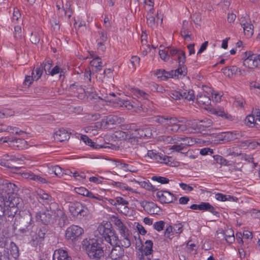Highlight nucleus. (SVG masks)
<instances>
[{"mask_svg": "<svg viewBox=\"0 0 260 260\" xmlns=\"http://www.w3.org/2000/svg\"><path fill=\"white\" fill-rule=\"evenodd\" d=\"M131 91L134 96V99L132 101L121 100L119 98L114 100L109 99L108 97L105 98V100L109 102H116L120 106H124L128 110L134 109L136 112L143 116L145 115L148 112V109L144 106L140 101L136 100V99H148L149 95L145 91L135 87H132Z\"/></svg>", "mask_w": 260, "mask_h": 260, "instance_id": "f257e3e1", "label": "nucleus"}, {"mask_svg": "<svg viewBox=\"0 0 260 260\" xmlns=\"http://www.w3.org/2000/svg\"><path fill=\"white\" fill-rule=\"evenodd\" d=\"M186 121L184 118L179 119L176 117H167V121L165 125L166 131L169 133H174L180 131L181 132L187 131L190 133H198L200 132L201 127H206L208 126L204 125H196L193 126H190L189 125L180 124L179 123H184Z\"/></svg>", "mask_w": 260, "mask_h": 260, "instance_id": "f03ea898", "label": "nucleus"}, {"mask_svg": "<svg viewBox=\"0 0 260 260\" xmlns=\"http://www.w3.org/2000/svg\"><path fill=\"white\" fill-rule=\"evenodd\" d=\"M32 215L29 211H19V216L16 217L12 225L13 229L18 230L22 234H26L31 231L35 223Z\"/></svg>", "mask_w": 260, "mask_h": 260, "instance_id": "7ed1b4c3", "label": "nucleus"}, {"mask_svg": "<svg viewBox=\"0 0 260 260\" xmlns=\"http://www.w3.org/2000/svg\"><path fill=\"white\" fill-rule=\"evenodd\" d=\"M18 208L15 206L13 203H10L9 204L6 205L4 202L3 205V215H2L0 220V224L1 229L3 230L8 229L12 226L14 222L15 219L18 216H19Z\"/></svg>", "mask_w": 260, "mask_h": 260, "instance_id": "20e7f679", "label": "nucleus"}, {"mask_svg": "<svg viewBox=\"0 0 260 260\" xmlns=\"http://www.w3.org/2000/svg\"><path fill=\"white\" fill-rule=\"evenodd\" d=\"M85 249L88 256L93 260H100L104 255L102 241L99 239H92L87 241Z\"/></svg>", "mask_w": 260, "mask_h": 260, "instance_id": "39448f33", "label": "nucleus"}, {"mask_svg": "<svg viewBox=\"0 0 260 260\" xmlns=\"http://www.w3.org/2000/svg\"><path fill=\"white\" fill-rule=\"evenodd\" d=\"M98 231L106 241L110 243L111 246L117 245L118 241V236L110 222H107L104 224H100L98 228Z\"/></svg>", "mask_w": 260, "mask_h": 260, "instance_id": "423d86ee", "label": "nucleus"}, {"mask_svg": "<svg viewBox=\"0 0 260 260\" xmlns=\"http://www.w3.org/2000/svg\"><path fill=\"white\" fill-rule=\"evenodd\" d=\"M68 207L71 214L77 218H81L88 214L87 208L80 202H71Z\"/></svg>", "mask_w": 260, "mask_h": 260, "instance_id": "0eeeda50", "label": "nucleus"}, {"mask_svg": "<svg viewBox=\"0 0 260 260\" xmlns=\"http://www.w3.org/2000/svg\"><path fill=\"white\" fill-rule=\"evenodd\" d=\"M124 126L127 130L126 137L128 142L133 145L137 144L139 139L138 126L134 123L128 124Z\"/></svg>", "mask_w": 260, "mask_h": 260, "instance_id": "6e6552de", "label": "nucleus"}, {"mask_svg": "<svg viewBox=\"0 0 260 260\" xmlns=\"http://www.w3.org/2000/svg\"><path fill=\"white\" fill-rule=\"evenodd\" d=\"M50 212L52 213L54 222L57 221L60 227L64 226L68 223V217L64 211L58 208V206L52 208Z\"/></svg>", "mask_w": 260, "mask_h": 260, "instance_id": "1a4fd4ad", "label": "nucleus"}, {"mask_svg": "<svg viewBox=\"0 0 260 260\" xmlns=\"http://www.w3.org/2000/svg\"><path fill=\"white\" fill-rule=\"evenodd\" d=\"M70 0H56V6L59 13L63 12L64 15L70 19L73 14Z\"/></svg>", "mask_w": 260, "mask_h": 260, "instance_id": "9d476101", "label": "nucleus"}, {"mask_svg": "<svg viewBox=\"0 0 260 260\" xmlns=\"http://www.w3.org/2000/svg\"><path fill=\"white\" fill-rule=\"evenodd\" d=\"M38 198L40 202L43 204L49 205V209L52 210V208H55L58 206L57 204L54 202V199L52 196L46 192L45 191L41 190L38 192Z\"/></svg>", "mask_w": 260, "mask_h": 260, "instance_id": "9b49d317", "label": "nucleus"}, {"mask_svg": "<svg viewBox=\"0 0 260 260\" xmlns=\"http://www.w3.org/2000/svg\"><path fill=\"white\" fill-rule=\"evenodd\" d=\"M246 58L243 61V65L248 68H260V54L258 55L250 54L247 56V53H245Z\"/></svg>", "mask_w": 260, "mask_h": 260, "instance_id": "f8f14e48", "label": "nucleus"}, {"mask_svg": "<svg viewBox=\"0 0 260 260\" xmlns=\"http://www.w3.org/2000/svg\"><path fill=\"white\" fill-rule=\"evenodd\" d=\"M25 142L22 139H14L9 137L0 138V143H7L9 146L13 149H22Z\"/></svg>", "mask_w": 260, "mask_h": 260, "instance_id": "ddd939ff", "label": "nucleus"}, {"mask_svg": "<svg viewBox=\"0 0 260 260\" xmlns=\"http://www.w3.org/2000/svg\"><path fill=\"white\" fill-rule=\"evenodd\" d=\"M36 220L41 222L45 225H48L54 223L52 213L50 212L49 208L46 211L39 212L36 215Z\"/></svg>", "mask_w": 260, "mask_h": 260, "instance_id": "4468645a", "label": "nucleus"}, {"mask_svg": "<svg viewBox=\"0 0 260 260\" xmlns=\"http://www.w3.org/2000/svg\"><path fill=\"white\" fill-rule=\"evenodd\" d=\"M190 208L192 210H199L203 211H208L212 213L216 217H219V213L216 210V208L208 202H201L200 204H193Z\"/></svg>", "mask_w": 260, "mask_h": 260, "instance_id": "2eb2a0df", "label": "nucleus"}, {"mask_svg": "<svg viewBox=\"0 0 260 260\" xmlns=\"http://www.w3.org/2000/svg\"><path fill=\"white\" fill-rule=\"evenodd\" d=\"M83 233V230L82 228L78 225H72L67 229L66 238L68 240L73 241L81 236Z\"/></svg>", "mask_w": 260, "mask_h": 260, "instance_id": "dca6fc26", "label": "nucleus"}, {"mask_svg": "<svg viewBox=\"0 0 260 260\" xmlns=\"http://www.w3.org/2000/svg\"><path fill=\"white\" fill-rule=\"evenodd\" d=\"M156 197L162 204H169L177 200V198L175 195L168 191H157Z\"/></svg>", "mask_w": 260, "mask_h": 260, "instance_id": "f3484780", "label": "nucleus"}, {"mask_svg": "<svg viewBox=\"0 0 260 260\" xmlns=\"http://www.w3.org/2000/svg\"><path fill=\"white\" fill-rule=\"evenodd\" d=\"M0 190L2 191L3 197L5 196L7 198L6 194L14 193L17 190V187L15 184L11 183L8 180H5L0 185Z\"/></svg>", "mask_w": 260, "mask_h": 260, "instance_id": "a211bd4d", "label": "nucleus"}, {"mask_svg": "<svg viewBox=\"0 0 260 260\" xmlns=\"http://www.w3.org/2000/svg\"><path fill=\"white\" fill-rule=\"evenodd\" d=\"M140 205L146 212L151 215L157 214L160 211V208L152 202L143 201L140 202Z\"/></svg>", "mask_w": 260, "mask_h": 260, "instance_id": "6ab92c4d", "label": "nucleus"}, {"mask_svg": "<svg viewBox=\"0 0 260 260\" xmlns=\"http://www.w3.org/2000/svg\"><path fill=\"white\" fill-rule=\"evenodd\" d=\"M224 75L229 78H232L234 75H240L242 74L241 70L237 66H230L225 67L222 69Z\"/></svg>", "mask_w": 260, "mask_h": 260, "instance_id": "aec40b11", "label": "nucleus"}, {"mask_svg": "<svg viewBox=\"0 0 260 260\" xmlns=\"http://www.w3.org/2000/svg\"><path fill=\"white\" fill-rule=\"evenodd\" d=\"M53 260H72L67 251L58 249L54 251L53 255Z\"/></svg>", "mask_w": 260, "mask_h": 260, "instance_id": "412c9836", "label": "nucleus"}, {"mask_svg": "<svg viewBox=\"0 0 260 260\" xmlns=\"http://www.w3.org/2000/svg\"><path fill=\"white\" fill-rule=\"evenodd\" d=\"M197 102L200 105L208 106L211 104V99L208 93L202 92L197 95Z\"/></svg>", "mask_w": 260, "mask_h": 260, "instance_id": "4be33fe9", "label": "nucleus"}, {"mask_svg": "<svg viewBox=\"0 0 260 260\" xmlns=\"http://www.w3.org/2000/svg\"><path fill=\"white\" fill-rule=\"evenodd\" d=\"M147 150L145 146L138 145L133 148V150L131 152L139 157H147Z\"/></svg>", "mask_w": 260, "mask_h": 260, "instance_id": "5701e85b", "label": "nucleus"}, {"mask_svg": "<svg viewBox=\"0 0 260 260\" xmlns=\"http://www.w3.org/2000/svg\"><path fill=\"white\" fill-rule=\"evenodd\" d=\"M223 140L227 141H231L234 140L239 139L242 137L240 132H228L223 133L222 135Z\"/></svg>", "mask_w": 260, "mask_h": 260, "instance_id": "b1692460", "label": "nucleus"}, {"mask_svg": "<svg viewBox=\"0 0 260 260\" xmlns=\"http://www.w3.org/2000/svg\"><path fill=\"white\" fill-rule=\"evenodd\" d=\"M121 119L115 115H109L103 119V122L106 125H114L120 123Z\"/></svg>", "mask_w": 260, "mask_h": 260, "instance_id": "393cba45", "label": "nucleus"}, {"mask_svg": "<svg viewBox=\"0 0 260 260\" xmlns=\"http://www.w3.org/2000/svg\"><path fill=\"white\" fill-rule=\"evenodd\" d=\"M70 137V135L64 129H59L56 131L54 136L55 139L59 142L68 140Z\"/></svg>", "mask_w": 260, "mask_h": 260, "instance_id": "a878e982", "label": "nucleus"}, {"mask_svg": "<svg viewBox=\"0 0 260 260\" xmlns=\"http://www.w3.org/2000/svg\"><path fill=\"white\" fill-rule=\"evenodd\" d=\"M118 241L116 246H122L124 248H128L131 245L130 235L124 236L123 237H120V239L118 237Z\"/></svg>", "mask_w": 260, "mask_h": 260, "instance_id": "bb28decb", "label": "nucleus"}, {"mask_svg": "<svg viewBox=\"0 0 260 260\" xmlns=\"http://www.w3.org/2000/svg\"><path fill=\"white\" fill-rule=\"evenodd\" d=\"M172 158L165 154L157 153L155 155V160L159 162L164 163L166 165L170 166L172 164L171 160Z\"/></svg>", "mask_w": 260, "mask_h": 260, "instance_id": "cd10ccee", "label": "nucleus"}, {"mask_svg": "<svg viewBox=\"0 0 260 260\" xmlns=\"http://www.w3.org/2000/svg\"><path fill=\"white\" fill-rule=\"evenodd\" d=\"M172 73H173L174 78H179L186 75L187 69L184 65L179 66L177 69L172 70Z\"/></svg>", "mask_w": 260, "mask_h": 260, "instance_id": "c85d7f7f", "label": "nucleus"}, {"mask_svg": "<svg viewBox=\"0 0 260 260\" xmlns=\"http://www.w3.org/2000/svg\"><path fill=\"white\" fill-rule=\"evenodd\" d=\"M92 60L90 61V65L94 67L96 72L100 71L103 67L101 58L96 55L92 56Z\"/></svg>", "mask_w": 260, "mask_h": 260, "instance_id": "c756f323", "label": "nucleus"}, {"mask_svg": "<svg viewBox=\"0 0 260 260\" xmlns=\"http://www.w3.org/2000/svg\"><path fill=\"white\" fill-rule=\"evenodd\" d=\"M245 122L249 126H255L256 128H259L258 126L259 125V124L257 122V118L255 119L253 115L247 116L245 119Z\"/></svg>", "mask_w": 260, "mask_h": 260, "instance_id": "7c9ffc66", "label": "nucleus"}, {"mask_svg": "<svg viewBox=\"0 0 260 260\" xmlns=\"http://www.w3.org/2000/svg\"><path fill=\"white\" fill-rule=\"evenodd\" d=\"M9 250L10 255L15 260H17L19 256V252L18 247L14 242H11Z\"/></svg>", "mask_w": 260, "mask_h": 260, "instance_id": "2f4dec72", "label": "nucleus"}, {"mask_svg": "<svg viewBox=\"0 0 260 260\" xmlns=\"http://www.w3.org/2000/svg\"><path fill=\"white\" fill-rule=\"evenodd\" d=\"M178 141H182V143L185 148H187V146H191L197 143L196 139L191 137H178Z\"/></svg>", "mask_w": 260, "mask_h": 260, "instance_id": "473e14b6", "label": "nucleus"}, {"mask_svg": "<svg viewBox=\"0 0 260 260\" xmlns=\"http://www.w3.org/2000/svg\"><path fill=\"white\" fill-rule=\"evenodd\" d=\"M180 93H181V99H184L188 101H193L194 99V91L192 90H181Z\"/></svg>", "mask_w": 260, "mask_h": 260, "instance_id": "72a5a7b5", "label": "nucleus"}, {"mask_svg": "<svg viewBox=\"0 0 260 260\" xmlns=\"http://www.w3.org/2000/svg\"><path fill=\"white\" fill-rule=\"evenodd\" d=\"M139 139L148 138L152 135L151 129L149 128H140L138 127Z\"/></svg>", "mask_w": 260, "mask_h": 260, "instance_id": "f704fd0d", "label": "nucleus"}, {"mask_svg": "<svg viewBox=\"0 0 260 260\" xmlns=\"http://www.w3.org/2000/svg\"><path fill=\"white\" fill-rule=\"evenodd\" d=\"M215 199L220 201H236L238 199L236 197H234L230 195H224L221 193H217L215 194Z\"/></svg>", "mask_w": 260, "mask_h": 260, "instance_id": "c9c22d12", "label": "nucleus"}, {"mask_svg": "<svg viewBox=\"0 0 260 260\" xmlns=\"http://www.w3.org/2000/svg\"><path fill=\"white\" fill-rule=\"evenodd\" d=\"M43 32L41 30L31 32L30 40L32 44H37L40 42L41 36Z\"/></svg>", "mask_w": 260, "mask_h": 260, "instance_id": "e433bc0d", "label": "nucleus"}, {"mask_svg": "<svg viewBox=\"0 0 260 260\" xmlns=\"http://www.w3.org/2000/svg\"><path fill=\"white\" fill-rule=\"evenodd\" d=\"M50 173H54L56 176L61 177L64 175V170L59 166H51L49 167Z\"/></svg>", "mask_w": 260, "mask_h": 260, "instance_id": "4c0bfd02", "label": "nucleus"}, {"mask_svg": "<svg viewBox=\"0 0 260 260\" xmlns=\"http://www.w3.org/2000/svg\"><path fill=\"white\" fill-rule=\"evenodd\" d=\"M153 242L151 240H147L145 243V246L142 251L147 257L150 255L152 251Z\"/></svg>", "mask_w": 260, "mask_h": 260, "instance_id": "58836bf2", "label": "nucleus"}, {"mask_svg": "<svg viewBox=\"0 0 260 260\" xmlns=\"http://www.w3.org/2000/svg\"><path fill=\"white\" fill-rule=\"evenodd\" d=\"M185 23H187V22L186 21H184L183 23V27L181 31V35L184 40L190 41L192 40L190 37L191 32L188 29L185 27Z\"/></svg>", "mask_w": 260, "mask_h": 260, "instance_id": "ea45409f", "label": "nucleus"}, {"mask_svg": "<svg viewBox=\"0 0 260 260\" xmlns=\"http://www.w3.org/2000/svg\"><path fill=\"white\" fill-rule=\"evenodd\" d=\"M52 61L50 59H46L40 66L42 70H44L47 75L49 74V71L52 69Z\"/></svg>", "mask_w": 260, "mask_h": 260, "instance_id": "a19ab883", "label": "nucleus"}, {"mask_svg": "<svg viewBox=\"0 0 260 260\" xmlns=\"http://www.w3.org/2000/svg\"><path fill=\"white\" fill-rule=\"evenodd\" d=\"M213 113L217 116H220L225 119L232 120L233 117L231 115L228 114L227 112H225L223 110H217L214 109Z\"/></svg>", "mask_w": 260, "mask_h": 260, "instance_id": "79ce46f5", "label": "nucleus"}, {"mask_svg": "<svg viewBox=\"0 0 260 260\" xmlns=\"http://www.w3.org/2000/svg\"><path fill=\"white\" fill-rule=\"evenodd\" d=\"M147 23L148 26L151 27H153L155 25V18L153 12H148L146 16Z\"/></svg>", "mask_w": 260, "mask_h": 260, "instance_id": "37998d69", "label": "nucleus"}, {"mask_svg": "<svg viewBox=\"0 0 260 260\" xmlns=\"http://www.w3.org/2000/svg\"><path fill=\"white\" fill-rule=\"evenodd\" d=\"M117 166L121 169L125 171H129L131 172H136L137 170L135 168L130 165L125 164L124 162H119Z\"/></svg>", "mask_w": 260, "mask_h": 260, "instance_id": "c03bdc74", "label": "nucleus"}, {"mask_svg": "<svg viewBox=\"0 0 260 260\" xmlns=\"http://www.w3.org/2000/svg\"><path fill=\"white\" fill-rule=\"evenodd\" d=\"M253 25L251 24V22L243 27L244 34L247 37L250 38L253 35Z\"/></svg>", "mask_w": 260, "mask_h": 260, "instance_id": "a18cd8bd", "label": "nucleus"}, {"mask_svg": "<svg viewBox=\"0 0 260 260\" xmlns=\"http://www.w3.org/2000/svg\"><path fill=\"white\" fill-rule=\"evenodd\" d=\"M111 184L116 188H119L122 190H126L133 191V189L129 187L125 183L119 182L112 181Z\"/></svg>", "mask_w": 260, "mask_h": 260, "instance_id": "49530a36", "label": "nucleus"}, {"mask_svg": "<svg viewBox=\"0 0 260 260\" xmlns=\"http://www.w3.org/2000/svg\"><path fill=\"white\" fill-rule=\"evenodd\" d=\"M224 238L227 242L232 243L235 241L234 232L232 230L226 231L224 233Z\"/></svg>", "mask_w": 260, "mask_h": 260, "instance_id": "de8ad7c7", "label": "nucleus"}, {"mask_svg": "<svg viewBox=\"0 0 260 260\" xmlns=\"http://www.w3.org/2000/svg\"><path fill=\"white\" fill-rule=\"evenodd\" d=\"M169 48H167L165 49H159V55L161 59L165 61L169 60L170 58V55L169 54Z\"/></svg>", "mask_w": 260, "mask_h": 260, "instance_id": "09e8293b", "label": "nucleus"}, {"mask_svg": "<svg viewBox=\"0 0 260 260\" xmlns=\"http://www.w3.org/2000/svg\"><path fill=\"white\" fill-rule=\"evenodd\" d=\"M42 74L43 70L41 66L40 67H37L35 70H32L31 73V75L36 81L38 80L41 77Z\"/></svg>", "mask_w": 260, "mask_h": 260, "instance_id": "8fccbe9b", "label": "nucleus"}, {"mask_svg": "<svg viewBox=\"0 0 260 260\" xmlns=\"http://www.w3.org/2000/svg\"><path fill=\"white\" fill-rule=\"evenodd\" d=\"M81 140L87 145L91 146L93 148H98V145H96L91 139H89L88 137L86 135H82L81 137Z\"/></svg>", "mask_w": 260, "mask_h": 260, "instance_id": "3c124183", "label": "nucleus"}, {"mask_svg": "<svg viewBox=\"0 0 260 260\" xmlns=\"http://www.w3.org/2000/svg\"><path fill=\"white\" fill-rule=\"evenodd\" d=\"M14 112L10 109H5L2 110H0V118H4L9 116H13Z\"/></svg>", "mask_w": 260, "mask_h": 260, "instance_id": "603ef678", "label": "nucleus"}, {"mask_svg": "<svg viewBox=\"0 0 260 260\" xmlns=\"http://www.w3.org/2000/svg\"><path fill=\"white\" fill-rule=\"evenodd\" d=\"M110 254L111 256H112V258H113L114 260H119L122 256L121 251L119 250H117L114 248H112L111 252L110 253Z\"/></svg>", "mask_w": 260, "mask_h": 260, "instance_id": "864d4df0", "label": "nucleus"}, {"mask_svg": "<svg viewBox=\"0 0 260 260\" xmlns=\"http://www.w3.org/2000/svg\"><path fill=\"white\" fill-rule=\"evenodd\" d=\"M151 179L161 184L168 183L170 181L168 178L159 176H153L152 177Z\"/></svg>", "mask_w": 260, "mask_h": 260, "instance_id": "5fc2aeb1", "label": "nucleus"}, {"mask_svg": "<svg viewBox=\"0 0 260 260\" xmlns=\"http://www.w3.org/2000/svg\"><path fill=\"white\" fill-rule=\"evenodd\" d=\"M168 95L173 99L177 100L181 99V93L180 90H172L168 92Z\"/></svg>", "mask_w": 260, "mask_h": 260, "instance_id": "6e6d98bb", "label": "nucleus"}, {"mask_svg": "<svg viewBox=\"0 0 260 260\" xmlns=\"http://www.w3.org/2000/svg\"><path fill=\"white\" fill-rule=\"evenodd\" d=\"M179 251L180 252L178 253V256L180 260H186L188 256V253L186 251V248L181 247H179Z\"/></svg>", "mask_w": 260, "mask_h": 260, "instance_id": "4d7b16f0", "label": "nucleus"}, {"mask_svg": "<svg viewBox=\"0 0 260 260\" xmlns=\"http://www.w3.org/2000/svg\"><path fill=\"white\" fill-rule=\"evenodd\" d=\"M177 58L178 60L179 66L184 65V63H185L186 59L185 52L182 50L179 51V54L177 55Z\"/></svg>", "mask_w": 260, "mask_h": 260, "instance_id": "13d9d810", "label": "nucleus"}, {"mask_svg": "<svg viewBox=\"0 0 260 260\" xmlns=\"http://www.w3.org/2000/svg\"><path fill=\"white\" fill-rule=\"evenodd\" d=\"M7 131L8 132L15 133L16 134H20L23 133V131L20 130L18 131V128L16 127L8 126L6 129L1 128L0 132Z\"/></svg>", "mask_w": 260, "mask_h": 260, "instance_id": "bf43d9fd", "label": "nucleus"}, {"mask_svg": "<svg viewBox=\"0 0 260 260\" xmlns=\"http://www.w3.org/2000/svg\"><path fill=\"white\" fill-rule=\"evenodd\" d=\"M214 158L216 162L222 165L227 166L229 164L228 161L221 156L217 155L214 156Z\"/></svg>", "mask_w": 260, "mask_h": 260, "instance_id": "052dcab7", "label": "nucleus"}, {"mask_svg": "<svg viewBox=\"0 0 260 260\" xmlns=\"http://www.w3.org/2000/svg\"><path fill=\"white\" fill-rule=\"evenodd\" d=\"M99 38L97 39L98 43H105L107 40V34L103 30L99 31Z\"/></svg>", "mask_w": 260, "mask_h": 260, "instance_id": "680f3d73", "label": "nucleus"}, {"mask_svg": "<svg viewBox=\"0 0 260 260\" xmlns=\"http://www.w3.org/2000/svg\"><path fill=\"white\" fill-rule=\"evenodd\" d=\"M171 149L176 152H180L182 153H184V152H182V151H186L187 150L186 148H185L182 143L179 144L174 145L172 146Z\"/></svg>", "mask_w": 260, "mask_h": 260, "instance_id": "e2e57ef3", "label": "nucleus"}, {"mask_svg": "<svg viewBox=\"0 0 260 260\" xmlns=\"http://www.w3.org/2000/svg\"><path fill=\"white\" fill-rule=\"evenodd\" d=\"M14 38L16 40H19L22 38V29L21 26L17 25L14 27Z\"/></svg>", "mask_w": 260, "mask_h": 260, "instance_id": "0e129e2a", "label": "nucleus"}, {"mask_svg": "<svg viewBox=\"0 0 260 260\" xmlns=\"http://www.w3.org/2000/svg\"><path fill=\"white\" fill-rule=\"evenodd\" d=\"M46 229L45 227H42L39 229L37 233V237H36V239H38V237L39 238L40 241H41L44 238L45 235L46 234Z\"/></svg>", "mask_w": 260, "mask_h": 260, "instance_id": "69168bd1", "label": "nucleus"}, {"mask_svg": "<svg viewBox=\"0 0 260 260\" xmlns=\"http://www.w3.org/2000/svg\"><path fill=\"white\" fill-rule=\"evenodd\" d=\"M63 72L62 70L58 66H55L53 67L51 71H49L50 75L53 76L55 75L60 73V77L61 76V73Z\"/></svg>", "mask_w": 260, "mask_h": 260, "instance_id": "338daca9", "label": "nucleus"}, {"mask_svg": "<svg viewBox=\"0 0 260 260\" xmlns=\"http://www.w3.org/2000/svg\"><path fill=\"white\" fill-rule=\"evenodd\" d=\"M165 223V222L162 220L156 222L153 224V228L156 231L160 232L164 229Z\"/></svg>", "mask_w": 260, "mask_h": 260, "instance_id": "774afa93", "label": "nucleus"}]
</instances>
